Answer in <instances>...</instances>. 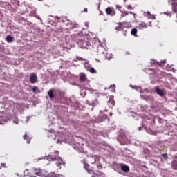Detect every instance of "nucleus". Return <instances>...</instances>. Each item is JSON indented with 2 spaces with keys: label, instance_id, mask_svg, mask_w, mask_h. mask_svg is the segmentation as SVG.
I'll use <instances>...</instances> for the list:
<instances>
[{
  "label": "nucleus",
  "instance_id": "obj_22",
  "mask_svg": "<svg viewBox=\"0 0 177 177\" xmlns=\"http://www.w3.org/2000/svg\"><path fill=\"white\" fill-rule=\"evenodd\" d=\"M127 9H128L129 10H133V9H135V8L132 7L131 5H128L127 6Z\"/></svg>",
  "mask_w": 177,
  "mask_h": 177
},
{
  "label": "nucleus",
  "instance_id": "obj_11",
  "mask_svg": "<svg viewBox=\"0 0 177 177\" xmlns=\"http://www.w3.org/2000/svg\"><path fill=\"white\" fill-rule=\"evenodd\" d=\"M6 41L8 44L13 42V37H12L11 35H8L6 38Z\"/></svg>",
  "mask_w": 177,
  "mask_h": 177
},
{
  "label": "nucleus",
  "instance_id": "obj_8",
  "mask_svg": "<svg viewBox=\"0 0 177 177\" xmlns=\"http://www.w3.org/2000/svg\"><path fill=\"white\" fill-rule=\"evenodd\" d=\"M79 80L80 82H85L86 81V75L84 73H80Z\"/></svg>",
  "mask_w": 177,
  "mask_h": 177
},
{
  "label": "nucleus",
  "instance_id": "obj_18",
  "mask_svg": "<svg viewBox=\"0 0 177 177\" xmlns=\"http://www.w3.org/2000/svg\"><path fill=\"white\" fill-rule=\"evenodd\" d=\"M144 16L148 17V19H151V14L150 13V12H144Z\"/></svg>",
  "mask_w": 177,
  "mask_h": 177
},
{
  "label": "nucleus",
  "instance_id": "obj_31",
  "mask_svg": "<svg viewBox=\"0 0 177 177\" xmlns=\"http://www.w3.org/2000/svg\"><path fill=\"white\" fill-rule=\"evenodd\" d=\"M161 64H165V61H162Z\"/></svg>",
  "mask_w": 177,
  "mask_h": 177
},
{
  "label": "nucleus",
  "instance_id": "obj_34",
  "mask_svg": "<svg viewBox=\"0 0 177 177\" xmlns=\"http://www.w3.org/2000/svg\"><path fill=\"white\" fill-rule=\"evenodd\" d=\"M32 89H37V87H33Z\"/></svg>",
  "mask_w": 177,
  "mask_h": 177
},
{
  "label": "nucleus",
  "instance_id": "obj_20",
  "mask_svg": "<svg viewBox=\"0 0 177 177\" xmlns=\"http://www.w3.org/2000/svg\"><path fill=\"white\" fill-rule=\"evenodd\" d=\"M49 177H60V174H55V173H51L49 174Z\"/></svg>",
  "mask_w": 177,
  "mask_h": 177
},
{
  "label": "nucleus",
  "instance_id": "obj_26",
  "mask_svg": "<svg viewBox=\"0 0 177 177\" xmlns=\"http://www.w3.org/2000/svg\"><path fill=\"white\" fill-rule=\"evenodd\" d=\"M109 89H115V84H111L109 86Z\"/></svg>",
  "mask_w": 177,
  "mask_h": 177
},
{
  "label": "nucleus",
  "instance_id": "obj_9",
  "mask_svg": "<svg viewBox=\"0 0 177 177\" xmlns=\"http://www.w3.org/2000/svg\"><path fill=\"white\" fill-rule=\"evenodd\" d=\"M137 28H139V30H143L145 28H147V24L145 22H141L138 24L137 26Z\"/></svg>",
  "mask_w": 177,
  "mask_h": 177
},
{
  "label": "nucleus",
  "instance_id": "obj_36",
  "mask_svg": "<svg viewBox=\"0 0 177 177\" xmlns=\"http://www.w3.org/2000/svg\"><path fill=\"white\" fill-rule=\"evenodd\" d=\"M100 167L102 168V165H100Z\"/></svg>",
  "mask_w": 177,
  "mask_h": 177
},
{
  "label": "nucleus",
  "instance_id": "obj_33",
  "mask_svg": "<svg viewBox=\"0 0 177 177\" xmlns=\"http://www.w3.org/2000/svg\"><path fill=\"white\" fill-rule=\"evenodd\" d=\"M32 91H33V92H35L37 91V89H33Z\"/></svg>",
  "mask_w": 177,
  "mask_h": 177
},
{
  "label": "nucleus",
  "instance_id": "obj_19",
  "mask_svg": "<svg viewBox=\"0 0 177 177\" xmlns=\"http://www.w3.org/2000/svg\"><path fill=\"white\" fill-rule=\"evenodd\" d=\"M24 140H26V143H30V139L28 138V136L27 134H25L24 136Z\"/></svg>",
  "mask_w": 177,
  "mask_h": 177
},
{
  "label": "nucleus",
  "instance_id": "obj_30",
  "mask_svg": "<svg viewBox=\"0 0 177 177\" xmlns=\"http://www.w3.org/2000/svg\"><path fill=\"white\" fill-rule=\"evenodd\" d=\"M130 15H133V16H136V14L133 13V12H129Z\"/></svg>",
  "mask_w": 177,
  "mask_h": 177
},
{
  "label": "nucleus",
  "instance_id": "obj_16",
  "mask_svg": "<svg viewBox=\"0 0 177 177\" xmlns=\"http://www.w3.org/2000/svg\"><path fill=\"white\" fill-rule=\"evenodd\" d=\"M48 94L50 99H53V97H55V95H53V90H50L48 92Z\"/></svg>",
  "mask_w": 177,
  "mask_h": 177
},
{
  "label": "nucleus",
  "instance_id": "obj_13",
  "mask_svg": "<svg viewBox=\"0 0 177 177\" xmlns=\"http://www.w3.org/2000/svg\"><path fill=\"white\" fill-rule=\"evenodd\" d=\"M156 93L159 95V96H164V91L161 89H156Z\"/></svg>",
  "mask_w": 177,
  "mask_h": 177
},
{
  "label": "nucleus",
  "instance_id": "obj_7",
  "mask_svg": "<svg viewBox=\"0 0 177 177\" xmlns=\"http://www.w3.org/2000/svg\"><path fill=\"white\" fill-rule=\"evenodd\" d=\"M108 104L111 106V107H114L115 106V101L114 100V96H111L109 101H108Z\"/></svg>",
  "mask_w": 177,
  "mask_h": 177
},
{
  "label": "nucleus",
  "instance_id": "obj_17",
  "mask_svg": "<svg viewBox=\"0 0 177 177\" xmlns=\"http://www.w3.org/2000/svg\"><path fill=\"white\" fill-rule=\"evenodd\" d=\"M171 167L174 169L177 170V161L176 160H174L171 163Z\"/></svg>",
  "mask_w": 177,
  "mask_h": 177
},
{
  "label": "nucleus",
  "instance_id": "obj_28",
  "mask_svg": "<svg viewBox=\"0 0 177 177\" xmlns=\"http://www.w3.org/2000/svg\"><path fill=\"white\" fill-rule=\"evenodd\" d=\"M121 28V26H118L116 28V30H118V31H120Z\"/></svg>",
  "mask_w": 177,
  "mask_h": 177
},
{
  "label": "nucleus",
  "instance_id": "obj_1",
  "mask_svg": "<svg viewBox=\"0 0 177 177\" xmlns=\"http://www.w3.org/2000/svg\"><path fill=\"white\" fill-rule=\"evenodd\" d=\"M76 39H77V44L82 49H88L91 46L89 41L85 39V36L82 33H79L75 35Z\"/></svg>",
  "mask_w": 177,
  "mask_h": 177
},
{
  "label": "nucleus",
  "instance_id": "obj_12",
  "mask_svg": "<svg viewBox=\"0 0 177 177\" xmlns=\"http://www.w3.org/2000/svg\"><path fill=\"white\" fill-rule=\"evenodd\" d=\"M131 35H133L134 37H137L138 29H136V28H132L131 31Z\"/></svg>",
  "mask_w": 177,
  "mask_h": 177
},
{
  "label": "nucleus",
  "instance_id": "obj_10",
  "mask_svg": "<svg viewBox=\"0 0 177 177\" xmlns=\"http://www.w3.org/2000/svg\"><path fill=\"white\" fill-rule=\"evenodd\" d=\"M121 169L123 172H128L129 171V167L127 165H123L121 166Z\"/></svg>",
  "mask_w": 177,
  "mask_h": 177
},
{
  "label": "nucleus",
  "instance_id": "obj_29",
  "mask_svg": "<svg viewBox=\"0 0 177 177\" xmlns=\"http://www.w3.org/2000/svg\"><path fill=\"white\" fill-rule=\"evenodd\" d=\"M84 12H85V13H88V8H84Z\"/></svg>",
  "mask_w": 177,
  "mask_h": 177
},
{
  "label": "nucleus",
  "instance_id": "obj_6",
  "mask_svg": "<svg viewBox=\"0 0 177 177\" xmlns=\"http://www.w3.org/2000/svg\"><path fill=\"white\" fill-rule=\"evenodd\" d=\"M33 172L35 175H37V176H44V171L41 169L35 168Z\"/></svg>",
  "mask_w": 177,
  "mask_h": 177
},
{
  "label": "nucleus",
  "instance_id": "obj_2",
  "mask_svg": "<svg viewBox=\"0 0 177 177\" xmlns=\"http://www.w3.org/2000/svg\"><path fill=\"white\" fill-rule=\"evenodd\" d=\"M61 24H62V27L60 28L62 30H63V28H64V30H67L68 32V31H71L73 28H77V27H78V24H73L70 21H68V23H66V21H64V20L61 21Z\"/></svg>",
  "mask_w": 177,
  "mask_h": 177
},
{
  "label": "nucleus",
  "instance_id": "obj_37",
  "mask_svg": "<svg viewBox=\"0 0 177 177\" xmlns=\"http://www.w3.org/2000/svg\"><path fill=\"white\" fill-rule=\"evenodd\" d=\"M112 115V113H110V115Z\"/></svg>",
  "mask_w": 177,
  "mask_h": 177
},
{
  "label": "nucleus",
  "instance_id": "obj_32",
  "mask_svg": "<svg viewBox=\"0 0 177 177\" xmlns=\"http://www.w3.org/2000/svg\"><path fill=\"white\" fill-rule=\"evenodd\" d=\"M55 154H57V156L59 155V151H55Z\"/></svg>",
  "mask_w": 177,
  "mask_h": 177
},
{
  "label": "nucleus",
  "instance_id": "obj_25",
  "mask_svg": "<svg viewBox=\"0 0 177 177\" xmlns=\"http://www.w3.org/2000/svg\"><path fill=\"white\" fill-rule=\"evenodd\" d=\"M162 157H163V158H165V160H167V159H168V154L163 153L162 154Z\"/></svg>",
  "mask_w": 177,
  "mask_h": 177
},
{
  "label": "nucleus",
  "instance_id": "obj_5",
  "mask_svg": "<svg viewBox=\"0 0 177 177\" xmlns=\"http://www.w3.org/2000/svg\"><path fill=\"white\" fill-rule=\"evenodd\" d=\"M38 80V77H37V74L32 73H30V82H31V84H35V82H37Z\"/></svg>",
  "mask_w": 177,
  "mask_h": 177
},
{
  "label": "nucleus",
  "instance_id": "obj_14",
  "mask_svg": "<svg viewBox=\"0 0 177 177\" xmlns=\"http://www.w3.org/2000/svg\"><path fill=\"white\" fill-rule=\"evenodd\" d=\"M84 169H86L88 174H92V172H93V170L89 169V165L86 164L84 165Z\"/></svg>",
  "mask_w": 177,
  "mask_h": 177
},
{
  "label": "nucleus",
  "instance_id": "obj_3",
  "mask_svg": "<svg viewBox=\"0 0 177 177\" xmlns=\"http://www.w3.org/2000/svg\"><path fill=\"white\" fill-rule=\"evenodd\" d=\"M51 158L53 161L57 160V166L58 167L59 169H62V165L64 167L66 165V162H64L63 160H62V158L59 156L52 157L51 156Z\"/></svg>",
  "mask_w": 177,
  "mask_h": 177
},
{
  "label": "nucleus",
  "instance_id": "obj_21",
  "mask_svg": "<svg viewBox=\"0 0 177 177\" xmlns=\"http://www.w3.org/2000/svg\"><path fill=\"white\" fill-rule=\"evenodd\" d=\"M90 73H91V74H96L97 71H95V68H90Z\"/></svg>",
  "mask_w": 177,
  "mask_h": 177
},
{
  "label": "nucleus",
  "instance_id": "obj_24",
  "mask_svg": "<svg viewBox=\"0 0 177 177\" xmlns=\"http://www.w3.org/2000/svg\"><path fill=\"white\" fill-rule=\"evenodd\" d=\"M130 88H131V89H139V87H138V86L130 85Z\"/></svg>",
  "mask_w": 177,
  "mask_h": 177
},
{
  "label": "nucleus",
  "instance_id": "obj_15",
  "mask_svg": "<svg viewBox=\"0 0 177 177\" xmlns=\"http://www.w3.org/2000/svg\"><path fill=\"white\" fill-rule=\"evenodd\" d=\"M122 15L121 17H125V16H128V15H129V12L127 10H124V11H120Z\"/></svg>",
  "mask_w": 177,
  "mask_h": 177
},
{
  "label": "nucleus",
  "instance_id": "obj_35",
  "mask_svg": "<svg viewBox=\"0 0 177 177\" xmlns=\"http://www.w3.org/2000/svg\"><path fill=\"white\" fill-rule=\"evenodd\" d=\"M158 73H161V71H158Z\"/></svg>",
  "mask_w": 177,
  "mask_h": 177
},
{
  "label": "nucleus",
  "instance_id": "obj_4",
  "mask_svg": "<svg viewBox=\"0 0 177 177\" xmlns=\"http://www.w3.org/2000/svg\"><path fill=\"white\" fill-rule=\"evenodd\" d=\"M105 12L109 16H115L116 12L115 9H114V7H107L105 9Z\"/></svg>",
  "mask_w": 177,
  "mask_h": 177
},
{
  "label": "nucleus",
  "instance_id": "obj_27",
  "mask_svg": "<svg viewBox=\"0 0 177 177\" xmlns=\"http://www.w3.org/2000/svg\"><path fill=\"white\" fill-rule=\"evenodd\" d=\"M116 8H117L118 9H119V10H120V12H122V11H121V8H122L121 6L117 5V6H116Z\"/></svg>",
  "mask_w": 177,
  "mask_h": 177
},
{
  "label": "nucleus",
  "instance_id": "obj_23",
  "mask_svg": "<svg viewBox=\"0 0 177 177\" xmlns=\"http://www.w3.org/2000/svg\"><path fill=\"white\" fill-rule=\"evenodd\" d=\"M151 64H154V66H156V64H160L157 62V61L151 59Z\"/></svg>",
  "mask_w": 177,
  "mask_h": 177
}]
</instances>
